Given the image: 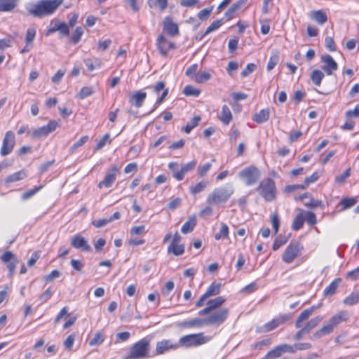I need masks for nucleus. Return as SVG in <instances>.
Instances as JSON below:
<instances>
[{
    "label": "nucleus",
    "instance_id": "obj_1",
    "mask_svg": "<svg viewBox=\"0 0 359 359\" xmlns=\"http://www.w3.org/2000/svg\"><path fill=\"white\" fill-rule=\"evenodd\" d=\"M62 3V0H39L26 4L25 9L29 15L41 18L53 15Z\"/></svg>",
    "mask_w": 359,
    "mask_h": 359
},
{
    "label": "nucleus",
    "instance_id": "obj_2",
    "mask_svg": "<svg viewBox=\"0 0 359 359\" xmlns=\"http://www.w3.org/2000/svg\"><path fill=\"white\" fill-rule=\"evenodd\" d=\"M234 193V187L231 184L215 188L208 194L206 202L210 205L225 203Z\"/></svg>",
    "mask_w": 359,
    "mask_h": 359
},
{
    "label": "nucleus",
    "instance_id": "obj_3",
    "mask_svg": "<svg viewBox=\"0 0 359 359\" xmlns=\"http://www.w3.org/2000/svg\"><path fill=\"white\" fill-rule=\"evenodd\" d=\"M150 339L144 337L134 344L124 359H142L149 357Z\"/></svg>",
    "mask_w": 359,
    "mask_h": 359
},
{
    "label": "nucleus",
    "instance_id": "obj_4",
    "mask_svg": "<svg viewBox=\"0 0 359 359\" xmlns=\"http://www.w3.org/2000/svg\"><path fill=\"white\" fill-rule=\"evenodd\" d=\"M225 320V316H208L205 318H195L185 321L182 325L189 327H203L211 325H219Z\"/></svg>",
    "mask_w": 359,
    "mask_h": 359
},
{
    "label": "nucleus",
    "instance_id": "obj_5",
    "mask_svg": "<svg viewBox=\"0 0 359 359\" xmlns=\"http://www.w3.org/2000/svg\"><path fill=\"white\" fill-rule=\"evenodd\" d=\"M258 194L267 202H271L276 197V187L271 178L262 180L257 188Z\"/></svg>",
    "mask_w": 359,
    "mask_h": 359
},
{
    "label": "nucleus",
    "instance_id": "obj_6",
    "mask_svg": "<svg viewBox=\"0 0 359 359\" xmlns=\"http://www.w3.org/2000/svg\"><path fill=\"white\" fill-rule=\"evenodd\" d=\"M238 176L246 186H251L260 179L261 172L256 166L250 165L240 171Z\"/></svg>",
    "mask_w": 359,
    "mask_h": 359
},
{
    "label": "nucleus",
    "instance_id": "obj_7",
    "mask_svg": "<svg viewBox=\"0 0 359 359\" xmlns=\"http://www.w3.org/2000/svg\"><path fill=\"white\" fill-rule=\"evenodd\" d=\"M309 316H299L296 322V326L299 328H302L295 336L297 340H299L303 334L306 332H309L321 320L318 317L309 320Z\"/></svg>",
    "mask_w": 359,
    "mask_h": 359
},
{
    "label": "nucleus",
    "instance_id": "obj_8",
    "mask_svg": "<svg viewBox=\"0 0 359 359\" xmlns=\"http://www.w3.org/2000/svg\"><path fill=\"white\" fill-rule=\"evenodd\" d=\"M209 341V338L203 336V333L191 334L182 337L178 345L179 346L192 347L203 345Z\"/></svg>",
    "mask_w": 359,
    "mask_h": 359
},
{
    "label": "nucleus",
    "instance_id": "obj_9",
    "mask_svg": "<svg viewBox=\"0 0 359 359\" xmlns=\"http://www.w3.org/2000/svg\"><path fill=\"white\" fill-rule=\"evenodd\" d=\"M303 246L298 241H292L283 254L282 259L286 264L292 263L295 258L300 255Z\"/></svg>",
    "mask_w": 359,
    "mask_h": 359
},
{
    "label": "nucleus",
    "instance_id": "obj_10",
    "mask_svg": "<svg viewBox=\"0 0 359 359\" xmlns=\"http://www.w3.org/2000/svg\"><path fill=\"white\" fill-rule=\"evenodd\" d=\"M344 320H346V319L342 316H333L326 325L314 334V337L320 338L331 333L334 327Z\"/></svg>",
    "mask_w": 359,
    "mask_h": 359
},
{
    "label": "nucleus",
    "instance_id": "obj_11",
    "mask_svg": "<svg viewBox=\"0 0 359 359\" xmlns=\"http://www.w3.org/2000/svg\"><path fill=\"white\" fill-rule=\"evenodd\" d=\"M15 145V135L12 131H7L3 140L2 146L1 148V155L3 156H7L11 154Z\"/></svg>",
    "mask_w": 359,
    "mask_h": 359
},
{
    "label": "nucleus",
    "instance_id": "obj_12",
    "mask_svg": "<svg viewBox=\"0 0 359 359\" xmlns=\"http://www.w3.org/2000/svg\"><path fill=\"white\" fill-rule=\"evenodd\" d=\"M221 284L213 282L207 289L206 292L200 297L196 303V307L202 306L205 302L210 297L217 295L219 293Z\"/></svg>",
    "mask_w": 359,
    "mask_h": 359
},
{
    "label": "nucleus",
    "instance_id": "obj_13",
    "mask_svg": "<svg viewBox=\"0 0 359 359\" xmlns=\"http://www.w3.org/2000/svg\"><path fill=\"white\" fill-rule=\"evenodd\" d=\"M57 127V123L55 121H50L47 125L36 128L32 132L34 138H41L46 137L48 134L53 132Z\"/></svg>",
    "mask_w": 359,
    "mask_h": 359
},
{
    "label": "nucleus",
    "instance_id": "obj_14",
    "mask_svg": "<svg viewBox=\"0 0 359 359\" xmlns=\"http://www.w3.org/2000/svg\"><path fill=\"white\" fill-rule=\"evenodd\" d=\"M320 60L323 63L322 69L327 74V75H332L333 72L338 69L337 63L330 55H322Z\"/></svg>",
    "mask_w": 359,
    "mask_h": 359
},
{
    "label": "nucleus",
    "instance_id": "obj_15",
    "mask_svg": "<svg viewBox=\"0 0 359 359\" xmlns=\"http://www.w3.org/2000/svg\"><path fill=\"white\" fill-rule=\"evenodd\" d=\"M164 88H165V83L163 81H159V82L156 83V84L155 86H147L146 88L147 89H151L152 90V92L154 93L156 95H158L161 90H163L161 96L160 97H158L157 99V100L156 101V102L154 104V109H152V111L155 110V109L161 103H162L163 102V100H165V98L168 95V88L164 89Z\"/></svg>",
    "mask_w": 359,
    "mask_h": 359
},
{
    "label": "nucleus",
    "instance_id": "obj_16",
    "mask_svg": "<svg viewBox=\"0 0 359 359\" xmlns=\"http://www.w3.org/2000/svg\"><path fill=\"white\" fill-rule=\"evenodd\" d=\"M71 245L83 252H90L92 250L90 245L88 243L86 238L79 234H76L72 237Z\"/></svg>",
    "mask_w": 359,
    "mask_h": 359
},
{
    "label": "nucleus",
    "instance_id": "obj_17",
    "mask_svg": "<svg viewBox=\"0 0 359 359\" xmlns=\"http://www.w3.org/2000/svg\"><path fill=\"white\" fill-rule=\"evenodd\" d=\"M156 45L158 50L163 55H166L170 50L175 48V43L168 41L163 35L158 36Z\"/></svg>",
    "mask_w": 359,
    "mask_h": 359
},
{
    "label": "nucleus",
    "instance_id": "obj_18",
    "mask_svg": "<svg viewBox=\"0 0 359 359\" xmlns=\"http://www.w3.org/2000/svg\"><path fill=\"white\" fill-rule=\"evenodd\" d=\"M178 347V344H174L170 339H163L161 341L157 342L156 347V355H161L168 351L176 349Z\"/></svg>",
    "mask_w": 359,
    "mask_h": 359
},
{
    "label": "nucleus",
    "instance_id": "obj_19",
    "mask_svg": "<svg viewBox=\"0 0 359 359\" xmlns=\"http://www.w3.org/2000/svg\"><path fill=\"white\" fill-rule=\"evenodd\" d=\"M118 168L116 166H113L109 172H108L103 180L99 182L98 187L102 189L103 187L109 188L112 186L116 179V173Z\"/></svg>",
    "mask_w": 359,
    "mask_h": 359
},
{
    "label": "nucleus",
    "instance_id": "obj_20",
    "mask_svg": "<svg viewBox=\"0 0 359 359\" xmlns=\"http://www.w3.org/2000/svg\"><path fill=\"white\" fill-rule=\"evenodd\" d=\"M225 301V298L221 296L209 299L206 303V307L201 310L198 314H208V313L219 307Z\"/></svg>",
    "mask_w": 359,
    "mask_h": 359
},
{
    "label": "nucleus",
    "instance_id": "obj_21",
    "mask_svg": "<svg viewBox=\"0 0 359 359\" xmlns=\"http://www.w3.org/2000/svg\"><path fill=\"white\" fill-rule=\"evenodd\" d=\"M147 97V93L142 90H137L129 96V102L137 108H140Z\"/></svg>",
    "mask_w": 359,
    "mask_h": 359
},
{
    "label": "nucleus",
    "instance_id": "obj_22",
    "mask_svg": "<svg viewBox=\"0 0 359 359\" xmlns=\"http://www.w3.org/2000/svg\"><path fill=\"white\" fill-rule=\"evenodd\" d=\"M163 29L170 36H176L179 33L178 26L169 16L165 17L163 22Z\"/></svg>",
    "mask_w": 359,
    "mask_h": 359
},
{
    "label": "nucleus",
    "instance_id": "obj_23",
    "mask_svg": "<svg viewBox=\"0 0 359 359\" xmlns=\"http://www.w3.org/2000/svg\"><path fill=\"white\" fill-rule=\"evenodd\" d=\"M196 165V161L193 160L186 164L180 166L179 173H176L178 177V181H182L184 175L191 171Z\"/></svg>",
    "mask_w": 359,
    "mask_h": 359
},
{
    "label": "nucleus",
    "instance_id": "obj_24",
    "mask_svg": "<svg viewBox=\"0 0 359 359\" xmlns=\"http://www.w3.org/2000/svg\"><path fill=\"white\" fill-rule=\"evenodd\" d=\"M341 283V278H335L330 283L327 287L325 288L323 291V295L326 297H332L334 294H335Z\"/></svg>",
    "mask_w": 359,
    "mask_h": 359
},
{
    "label": "nucleus",
    "instance_id": "obj_25",
    "mask_svg": "<svg viewBox=\"0 0 359 359\" xmlns=\"http://www.w3.org/2000/svg\"><path fill=\"white\" fill-rule=\"evenodd\" d=\"M196 225V218L194 215L190 216L188 220L182 225L181 232L187 234L191 232Z\"/></svg>",
    "mask_w": 359,
    "mask_h": 359
},
{
    "label": "nucleus",
    "instance_id": "obj_26",
    "mask_svg": "<svg viewBox=\"0 0 359 359\" xmlns=\"http://www.w3.org/2000/svg\"><path fill=\"white\" fill-rule=\"evenodd\" d=\"M18 0H0V12H10L17 6Z\"/></svg>",
    "mask_w": 359,
    "mask_h": 359
},
{
    "label": "nucleus",
    "instance_id": "obj_27",
    "mask_svg": "<svg viewBox=\"0 0 359 359\" xmlns=\"http://www.w3.org/2000/svg\"><path fill=\"white\" fill-rule=\"evenodd\" d=\"M343 302L345 305L349 306L359 303V290L353 291L344 299Z\"/></svg>",
    "mask_w": 359,
    "mask_h": 359
},
{
    "label": "nucleus",
    "instance_id": "obj_28",
    "mask_svg": "<svg viewBox=\"0 0 359 359\" xmlns=\"http://www.w3.org/2000/svg\"><path fill=\"white\" fill-rule=\"evenodd\" d=\"M269 118V109L268 108L260 110L258 113L255 114L253 120L257 123H263L266 122Z\"/></svg>",
    "mask_w": 359,
    "mask_h": 359
},
{
    "label": "nucleus",
    "instance_id": "obj_29",
    "mask_svg": "<svg viewBox=\"0 0 359 359\" xmlns=\"http://www.w3.org/2000/svg\"><path fill=\"white\" fill-rule=\"evenodd\" d=\"M84 63L88 71L93 72L95 69L100 68L102 66V62L98 58H87L84 60Z\"/></svg>",
    "mask_w": 359,
    "mask_h": 359
},
{
    "label": "nucleus",
    "instance_id": "obj_30",
    "mask_svg": "<svg viewBox=\"0 0 359 359\" xmlns=\"http://www.w3.org/2000/svg\"><path fill=\"white\" fill-rule=\"evenodd\" d=\"M287 318L285 316H280L278 318L273 319L271 322L266 323L264 325L265 331H271L276 327H277L279 325L283 323L285 320H287Z\"/></svg>",
    "mask_w": 359,
    "mask_h": 359
},
{
    "label": "nucleus",
    "instance_id": "obj_31",
    "mask_svg": "<svg viewBox=\"0 0 359 359\" xmlns=\"http://www.w3.org/2000/svg\"><path fill=\"white\" fill-rule=\"evenodd\" d=\"M220 120L225 125H228L232 120V114L227 105H224L222 108Z\"/></svg>",
    "mask_w": 359,
    "mask_h": 359
},
{
    "label": "nucleus",
    "instance_id": "obj_32",
    "mask_svg": "<svg viewBox=\"0 0 359 359\" xmlns=\"http://www.w3.org/2000/svg\"><path fill=\"white\" fill-rule=\"evenodd\" d=\"M168 252L175 256H180L184 252V245L183 244L170 243L168 247Z\"/></svg>",
    "mask_w": 359,
    "mask_h": 359
},
{
    "label": "nucleus",
    "instance_id": "obj_33",
    "mask_svg": "<svg viewBox=\"0 0 359 359\" xmlns=\"http://www.w3.org/2000/svg\"><path fill=\"white\" fill-rule=\"evenodd\" d=\"M325 75L324 73L318 69H315L311 73V79L313 82V83L316 86H319L321 84L322 80L323 79Z\"/></svg>",
    "mask_w": 359,
    "mask_h": 359
},
{
    "label": "nucleus",
    "instance_id": "obj_34",
    "mask_svg": "<svg viewBox=\"0 0 359 359\" xmlns=\"http://www.w3.org/2000/svg\"><path fill=\"white\" fill-rule=\"evenodd\" d=\"M209 182L206 180H202L199 182L198 184L194 186H191L189 187V191L191 194H196L202 192L205 189V188L208 186Z\"/></svg>",
    "mask_w": 359,
    "mask_h": 359
},
{
    "label": "nucleus",
    "instance_id": "obj_35",
    "mask_svg": "<svg viewBox=\"0 0 359 359\" xmlns=\"http://www.w3.org/2000/svg\"><path fill=\"white\" fill-rule=\"evenodd\" d=\"M25 177H26V173L24 170L18 171L15 173H13L11 175H8L5 179V182L7 184L15 182L17 181L24 179Z\"/></svg>",
    "mask_w": 359,
    "mask_h": 359
},
{
    "label": "nucleus",
    "instance_id": "obj_36",
    "mask_svg": "<svg viewBox=\"0 0 359 359\" xmlns=\"http://www.w3.org/2000/svg\"><path fill=\"white\" fill-rule=\"evenodd\" d=\"M246 2V0H239L237 2L233 4L230 8L225 13V16L231 18L233 15L239 10L241 6Z\"/></svg>",
    "mask_w": 359,
    "mask_h": 359
},
{
    "label": "nucleus",
    "instance_id": "obj_37",
    "mask_svg": "<svg viewBox=\"0 0 359 359\" xmlns=\"http://www.w3.org/2000/svg\"><path fill=\"white\" fill-rule=\"evenodd\" d=\"M311 18L320 25H323L327 20L326 13L320 10L313 11L311 14Z\"/></svg>",
    "mask_w": 359,
    "mask_h": 359
},
{
    "label": "nucleus",
    "instance_id": "obj_38",
    "mask_svg": "<svg viewBox=\"0 0 359 359\" xmlns=\"http://www.w3.org/2000/svg\"><path fill=\"white\" fill-rule=\"evenodd\" d=\"M357 203L356 197H351V198H344L340 201V205H341V211L346 210L353 205Z\"/></svg>",
    "mask_w": 359,
    "mask_h": 359
},
{
    "label": "nucleus",
    "instance_id": "obj_39",
    "mask_svg": "<svg viewBox=\"0 0 359 359\" xmlns=\"http://www.w3.org/2000/svg\"><path fill=\"white\" fill-rule=\"evenodd\" d=\"M104 340V335L100 332H97L95 334L94 337L89 340L88 344L90 346H100L103 343Z\"/></svg>",
    "mask_w": 359,
    "mask_h": 359
},
{
    "label": "nucleus",
    "instance_id": "obj_40",
    "mask_svg": "<svg viewBox=\"0 0 359 359\" xmlns=\"http://www.w3.org/2000/svg\"><path fill=\"white\" fill-rule=\"evenodd\" d=\"M201 120L200 116H194L190 121H189L184 128V132L189 134L192 129H194L199 123Z\"/></svg>",
    "mask_w": 359,
    "mask_h": 359
},
{
    "label": "nucleus",
    "instance_id": "obj_41",
    "mask_svg": "<svg viewBox=\"0 0 359 359\" xmlns=\"http://www.w3.org/2000/svg\"><path fill=\"white\" fill-rule=\"evenodd\" d=\"M220 225H221L220 231L215 235V240H217V241L222 238H227L229 236L228 226L225 223H223V222H222Z\"/></svg>",
    "mask_w": 359,
    "mask_h": 359
},
{
    "label": "nucleus",
    "instance_id": "obj_42",
    "mask_svg": "<svg viewBox=\"0 0 359 359\" xmlns=\"http://www.w3.org/2000/svg\"><path fill=\"white\" fill-rule=\"evenodd\" d=\"M183 92L187 96L194 97H198L201 93L200 90L191 85L186 86Z\"/></svg>",
    "mask_w": 359,
    "mask_h": 359
},
{
    "label": "nucleus",
    "instance_id": "obj_43",
    "mask_svg": "<svg viewBox=\"0 0 359 359\" xmlns=\"http://www.w3.org/2000/svg\"><path fill=\"white\" fill-rule=\"evenodd\" d=\"M282 355L279 346H276L271 351H270L263 359H276Z\"/></svg>",
    "mask_w": 359,
    "mask_h": 359
},
{
    "label": "nucleus",
    "instance_id": "obj_44",
    "mask_svg": "<svg viewBox=\"0 0 359 359\" xmlns=\"http://www.w3.org/2000/svg\"><path fill=\"white\" fill-rule=\"evenodd\" d=\"M211 78V75L208 72H203L198 73L197 76H195L194 81L198 83H203L208 81Z\"/></svg>",
    "mask_w": 359,
    "mask_h": 359
},
{
    "label": "nucleus",
    "instance_id": "obj_45",
    "mask_svg": "<svg viewBox=\"0 0 359 359\" xmlns=\"http://www.w3.org/2000/svg\"><path fill=\"white\" fill-rule=\"evenodd\" d=\"M279 61V56L276 53H273L271 55L269 60L267 64L266 69L268 72L271 71Z\"/></svg>",
    "mask_w": 359,
    "mask_h": 359
},
{
    "label": "nucleus",
    "instance_id": "obj_46",
    "mask_svg": "<svg viewBox=\"0 0 359 359\" xmlns=\"http://www.w3.org/2000/svg\"><path fill=\"white\" fill-rule=\"evenodd\" d=\"M36 29L34 27H29L27 29L26 32L25 36V43L27 44H30L32 43L36 36Z\"/></svg>",
    "mask_w": 359,
    "mask_h": 359
},
{
    "label": "nucleus",
    "instance_id": "obj_47",
    "mask_svg": "<svg viewBox=\"0 0 359 359\" xmlns=\"http://www.w3.org/2000/svg\"><path fill=\"white\" fill-rule=\"evenodd\" d=\"M93 93V90L92 87L85 86L81 89V90L77 96L80 99L83 100V99L86 98L87 97L91 95Z\"/></svg>",
    "mask_w": 359,
    "mask_h": 359
},
{
    "label": "nucleus",
    "instance_id": "obj_48",
    "mask_svg": "<svg viewBox=\"0 0 359 359\" xmlns=\"http://www.w3.org/2000/svg\"><path fill=\"white\" fill-rule=\"evenodd\" d=\"M197 71H198V65L194 64L187 69L185 74L187 76H189V78H191L192 80L194 81L195 76H197V74H198Z\"/></svg>",
    "mask_w": 359,
    "mask_h": 359
},
{
    "label": "nucleus",
    "instance_id": "obj_49",
    "mask_svg": "<svg viewBox=\"0 0 359 359\" xmlns=\"http://www.w3.org/2000/svg\"><path fill=\"white\" fill-rule=\"evenodd\" d=\"M212 164L210 163H206L204 165H199L197 168L198 175L200 177H204L207 172L211 169Z\"/></svg>",
    "mask_w": 359,
    "mask_h": 359
},
{
    "label": "nucleus",
    "instance_id": "obj_50",
    "mask_svg": "<svg viewBox=\"0 0 359 359\" xmlns=\"http://www.w3.org/2000/svg\"><path fill=\"white\" fill-rule=\"evenodd\" d=\"M83 34V29L81 27H77L74 31V32L72 34V41L76 44L80 40Z\"/></svg>",
    "mask_w": 359,
    "mask_h": 359
},
{
    "label": "nucleus",
    "instance_id": "obj_51",
    "mask_svg": "<svg viewBox=\"0 0 359 359\" xmlns=\"http://www.w3.org/2000/svg\"><path fill=\"white\" fill-rule=\"evenodd\" d=\"M87 135L81 137L76 142H75L69 149L71 152H74L79 147L83 146L88 140Z\"/></svg>",
    "mask_w": 359,
    "mask_h": 359
},
{
    "label": "nucleus",
    "instance_id": "obj_52",
    "mask_svg": "<svg viewBox=\"0 0 359 359\" xmlns=\"http://www.w3.org/2000/svg\"><path fill=\"white\" fill-rule=\"evenodd\" d=\"M271 222L274 233H277L280 226V219L277 212H274L271 216Z\"/></svg>",
    "mask_w": 359,
    "mask_h": 359
},
{
    "label": "nucleus",
    "instance_id": "obj_53",
    "mask_svg": "<svg viewBox=\"0 0 359 359\" xmlns=\"http://www.w3.org/2000/svg\"><path fill=\"white\" fill-rule=\"evenodd\" d=\"M305 205L308 208H316L318 207L324 208V204L322 201L311 198L309 202L305 203Z\"/></svg>",
    "mask_w": 359,
    "mask_h": 359
},
{
    "label": "nucleus",
    "instance_id": "obj_54",
    "mask_svg": "<svg viewBox=\"0 0 359 359\" xmlns=\"http://www.w3.org/2000/svg\"><path fill=\"white\" fill-rule=\"evenodd\" d=\"M304 225V219L302 215H297L292 223V228L294 230H299L302 228Z\"/></svg>",
    "mask_w": 359,
    "mask_h": 359
},
{
    "label": "nucleus",
    "instance_id": "obj_55",
    "mask_svg": "<svg viewBox=\"0 0 359 359\" xmlns=\"http://www.w3.org/2000/svg\"><path fill=\"white\" fill-rule=\"evenodd\" d=\"M351 175V168L346 169L341 175L336 176L335 182L338 184H342Z\"/></svg>",
    "mask_w": 359,
    "mask_h": 359
},
{
    "label": "nucleus",
    "instance_id": "obj_56",
    "mask_svg": "<svg viewBox=\"0 0 359 359\" xmlns=\"http://www.w3.org/2000/svg\"><path fill=\"white\" fill-rule=\"evenodd\" d=\"M222 25V20H215L212 22L206 29L204 35H207L217 30Z\"/></svg>",
    "mask_w": 359,
    "mask_h": 359
},
{
    "label": "nucleus",
    "instance_id": "obj_57",
    "mask_svg": "<svg viewBox=\"0 0 359 359\" xmlns=\"http://www.w3.org/2000/svg\"><path fill=\"white\" fill-rule=\"evenodd\" d=\"M180 165L176 162H170L168 164V168L172 173V177L178 181V177L176 173H179Z\"/></svg>",
    "mask_w": 359,
    "mask_h": 359
},
{
    "label": "nucleus",
    "instance_id": "obj_58",
    "mask_svg": "<svg viewBox=\"0 0 359 359\" xmlns=\"http://www.w3.org/2000/svg\"><path fill=\"white\" fill-rule=\"evenodd\" d=\"M180 165L176 162H170L168 164V168L172 173V177L178 181V177L176 173H179Z\"/></svg>",
    "mask_w": 359,
    "mask_h": 359
},
{
    "label": "nucleus",
    "instance_id": "obj_59",
    "mask_svg": "<svg viewBox=\"0 0 359 359\" xmlns=\"http://www.w3.org/2000/svg\"><path fill=\"white\" fill-rule=\"evenodd\" d=\"M286 243H287L286 238L281 237V236H278L274 241L272 248L274 251H276V250H278L282 245H283Z\"/></svg>",
    "mask_w": 359,
    "mask_h": 359
},
{
    "label": "nucleus",
    "instance_id": "obj_60",
    "mask_svg": "<svg viewBox=\"0 0 359 359\" xmlns=\"http://www.w3.org/2000/svg\"><path fill=\"white\" fill-rule=\"evenodd\" d=\"M1 261L4 263H9L13 261L14 259H17L14 254H13L11 251H7L4 252L1 255Z\"/></svg>",
    "mask_w": 359,
    "mask_h": 359
},
{
    "label": "nucleus",
    "instance_id": "obj_61",
    "mask_svg": "<svg viewBox=\"0 0 359 359\" xmlns=\"http://www.w3.org/2000/svg\"><path fill=\"white\" fill-rule=\"evenodd\" d=\"M75 341V334H71L64 341V346L66 349L71 350Z\"/></svg>",
    "mask_w": 359,
    "mask_h": 359
},
{
    "label": "nucleus",
    "instance_id": "obj_62",
    "mask_svg": "<svg viewBox=\"0 0 359 359\" xmlns=\"http://www.w3.org/2000/svg\"><path fill=\"white\" fill-rule=\"evenodd\" d=\"M256 69V65L253 63H249L247 65L246 67L242 71L241 76L243 77H246L251 73H252Z\"/></svg>",
    "mask_w": 359,
    "mask_h": 359
},
{
    "label": "nucleus",
    "instance_id": "obj_63",
    "mask_svg": "<svg viewBox=\"0 0 359 359\" xmlns=\"http://www.w3.org/2000/svg\"><path fill=\"white\" fill-rule=\"evenodd\" d=\"M325 46L330 51L336 50V46L332 37L327 36L325 39Z\"/></svg>",
    "mask_w": 359,
    "mask_h": 359
},
{
    "label": "nucleus",
    "instance_id": "obj_64",
    "mask_svg": "<svg viewBox=\"0 0 359 359\" xmlns=\"http://www.w3.org/2000/svg\"><path fill=\"white\" fill-rule=\"evenodd\" d=\"M346 278L351 280H356L359 279V266L351 271H348L346 273Z\"/></svg>",
    "mask_w": 359,
    "mask_h": 359
}]
</instances>
